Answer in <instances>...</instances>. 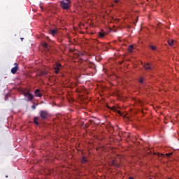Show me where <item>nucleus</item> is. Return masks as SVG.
<instances>
[{
	"label": "nucleus",
	"mask_w": 179,
	"mask_h": 179,
	"mask_svg": "<svg viewBox=\"0 0 179 179\" xmlns=\"http://www.w3.org/2000/svg\"><path fill=\"white\" fill-rule=\"evenodd\" d=\"M81 161L83 164L87 163V158H86L85 157H83Z\"/></svg>",
	"instance_id": "15"
},
{
	"label": "nucleus",
	"mask_w": 179,
	"mask_h": 179,
	"mask_svg": "<svg viewBox=\"0 0 179 179\" xmlns=\"http://www.w3.org/2000/svg\"><path fill=\"white\" fill-rule=\"evenodd\" d=\"M168 179H172L171 178H169Z\"/></svg>",
	"instance_id": "28"
},
{
	"label": "nucleus",
	"mask_w": 179,
	"mask_h": 179,
	"mask_svg": "<svg viewBox=\"0 0 179 179\" xmlns=\"http://www.w3.org/2000/svg\"><path fill=\"white\" fill-rule=\"evenodd\" d=\"M15 66L11 69V73H13V75H15V73L17 72V69H19V67L17 66V64L15 63Z\"/></svg>",
	"instance_id": "6"
},
{
	"label": "nucleus",
	"mask_w": 179,
	"mask_h": 179,
	"mask_svg": "<svg viewBox=\"0 0 179 179\" xmlns=\"http://www.w3.org/2000/svg\"><path fill=\"white\" fill-rule=\"evenodd\" d=\"M111 165L113 166L114 167H120V164H118L115 160L111 161Z\"/></svg>",
	"instance_id": "10"
},
{
	"label": "nucleus",
	"mask_w": 179,
	"mask_h": 179,
	"mask_svg": "<svg viewBox=\"0 0 179 179\" xmlns=\"http://www.w3.org/2000/svg\"><path fill=\"white\" fill-rule=\"evenodd\" d=\"M128 50L129 52H132V51L134 50V45H129L128 48Z\"/></svg>",
	"instance_id": "16"
},
{
	"label": "nucleus",
	"mask_w": 179,
	"mask_h": 179,
	"mask_svg": "<svg viewBox=\"0 0 179 179\" xmlns=\"http://www.w3.org/2000/svg\"><path fill=\"white\" fill-rule=\"evenodd\" d=\"M115 3H118L120 2V0H113Z\"/></svg>",
	"instance_id": "23"
},
{
	"label": "nucleus",
	"mask_w": 179,
	"mask_h": 179,
	"mask_svg": "<svg viewBox=\"0 0 179 179\" xmlns=\"http://www.w3.org/2000/svg\"><path fill=\"white\" fill-rule=\"evenodd\" d=\"M38 117H34V123L36 124V125H39L40 124L38 123Z\"/></svg>",
	"instance_id": "12"
},
{
	"label": "nucleus",
	"mask_w": 179,
	"mask_h": 179,
	"mask_svg": "<svg viewBox=\"0 0 179 179\" xmlns=\"http://www.w3.org/2000/svg\"><path fill=\"white\" fill-rule=\"evenodd\" d=\"M24 96L27 101H32L33 99H34L33 94L30 93L29 92H24Z\"/></svg>",
	"instance_id": "2"
},
{
	"label": "nucleus",
	"mask_w": 179,
	"mask_h": 179,
	"mask_svg": "<svg viewBox=\"0 0 179 179\" xmlns=\"http://www.w3.org/2000/svg\"><path fill=\"white\" fill-rule=\"evenodd\" d=\"M57 33H58V29H51L50 31V34H52L53 37H55V36H57Z\"/></svg>",
	"instance_id": "8"
},
{
	"label": "nucleus",
	"mask_w": 179,
	"mask_h": 179,
	"mask_svg": "<svg viewBox=\"0 0 179 179\" xmlns=\"http://www.w3.org/2000/svg\"><path fill=\"white\" fill-rule=\"evenodd\" d=\"M24 40V38H21V41H23Z\"/></svg>",
	"instance_id": "26"
},
{
	"label": "nucleus",
	"mask_w": 179,
	"mask_h": 179,
	"mask_svg": "<svg viewBox=\"0 0 179 179\" xmlns=\"http://www.w3.org/2000/svg\"><path fill=\"white\" fill-rule=\"evenodd\" d=\"M143 80H145V78H143V77H141V78L139 79V82H140L141 84H143Z\"/></svg>",
	"instance_id": "19"
},
{
	"label": "nucleus",
	"mask_w": 179,
	"mask_h": 179,
	"mask_svg": "<svg viewBox=\"0 0 179 179\" xmlns=\"http://www.w3.org/2000/svg\"><path fill=\"white\" fill-rule=\"evenodd\" d=\"M80 55H83V54H82V53L79 54V55H78V57H79Z\"/></svg>",
	"instance_id": "27"
},
{
	"label": "nucleus",
	"mask_w": 179,
	"mask_h": 179,
	"mask_svg": "<svg viewBox=\"0 0 179 179\" xmlns=\"http://www.w3.org/2000/svg\"><path fill=\"white\" fill-rule=\"evenodd\" d=\"M150 179H152V178H150Z\"/></svg>",
	"instance_id": "29"
},
{
	"label": "nucleus",
	"mask_w": 179,
	"mask_h": 179,
	"mask_svg": "<svg viewBox=\"0 0 179 179\" xmlns=\"http://www.w3.org/2000/svg\"><path fill=\"white\" fill-rule=\"evenodd\" d=\"M106 36H107V33L106 32H99V37L100 38H103V37H106Z\"/></svg>",
	"instance_id": "11"
},
{
	"label": "nucleus",
	"mask_w": 179,
	"mask_h": 179,
	"mask_svg": "<svg viewBox=\"0 0 179 179\" xmlns=\"http://www.w3.org/2000/svg\"><path fill=\"white\" fill-rule=\"evenodd\" d=\"M115 111L116 113H117V114H121V111H120V110H117V109H115Z\"/></svg>",
	"instance_id": "22"
},
{
	"label": "nucleus",
	"mask_w": 179,
	"mask_h": 179,
	"mask_svg": "<svg viewBox=\"0 0 179 179\" xmlns=\"http://www.w3.org/2000/svg\"><path fill=\"white\" fill-rule=\"evenodd\" d=\"M143 68H145L146 71H152V66L150 65V63H146L144 64Z\"/></svg>",
	"instance_id": "5"
},
{
	"label": "nucleus",
	"mask_w": 179,
	"mask_h": 179,
	"mask_svg": "<svg viewBox=\"0 0 179 179\" xmlns=\"http://www.w3.org/2000/svg\"><path fill=\"white\" fill-rule=\"evenodd\" d=\"M172 155H173V153H167V154H166V156H167V157H170Z\"/></svg>",
	"instance_id": "20"
},
{
	"label": "nucleus",
	"mask_w": 179,
	"mask_h": 179,
	"mask_svg": "<svg viewBox=\"0 0 179 179\" xmlns=\"http://www.w3.org/2000/svg\"><path fill=\"white\" fill-rule=\"evenodd\" d=\"M89 68H94V64L92 63H90L88 64V67H83L82 69H83V71L86 72L87 71V69H89Z\"/></svg>",
	"instance_id": "7"
},
{
	"label": "nucleus",
	"mask_w": 179,
	"mask_h": 179,
	"mask_svg": "<svg viewBox=\"0 0 179 179\" xmlns=\"http://www.w3.org/2000/svg\"><path fill=\"white\" fill-rule=\"evenodd\" d=\"M168 43L171 47L174 45V40L168 41Z\"/></svg>",
	"instance_id": "13"
},
{
	"label": "nucleus",
	"mask_w": 179,
	"mask_h": 179,
	"mask_svg": "<svg viewBox=\"0 0 179 179\" xmlns=\"http://www.w3.org/2000/svg\"><path fill=\"white\" fill-rule=\"evenodd\" d=\"M43 47L45 48V50H47V48H48V43H43Z\"/></svg>",
	"instance_id": "17"
},
{
	"label": "nucleus",
	"mask_w": 179,
	"mask_h": 179,
	"mask_svg": "<svg viewBox=\"0 0 179 179\" xmlns=\"http://www.w3.org/2000/svg\"><path fill=\"white\" fill-rule=\"evenodd\" d=\"M60 6L64 10H66L71 8V0H62L60 1Z\"/></svg>",
	"instance_id": "1"
},
{
	"label": "nucleus",
	"mask_w": 179,
	"mask_h": 179,
	"mask_svg": "<svg viewBox=\"0 0 179 179\" xmlns=\"http://www.w3.org/2000/svg\"><path fill=\"white\" fill-rule=\"evenodd\" d=\"M62 66V65H61V64L57 63L56 65L54 67L55 73H59V70L61 69Z\"/></svg>",
	"instance_id": "4"
},
{
	"label": "nucleus",
	"mask_w": 179,
	"mask_h": 179,
	"mask_svg": "<svg viewBox=\"0 0 179 179\" xmlns=\"http://www.w3.org/2000/svg\"><path fill=\"white\" fill-rule=\"evenodd\" d=\"M129 179H134V177L130 176V177L129 178Z\"/></svg>",
	"instance_id": "25"
},
{
	"label": "nucleus",
	"mask_w": 179,
	"mask_h": 179,
	"mask_svg": "<svg viewBox=\"0 0 179 179\" xmlns=\"http://www.w3.org/2000/svg\"><path fill=\"white\" fill-rule=\"evenodd\" d=\"M31 108L33 109V110H36V105H32L31 106Z\"/></svg>",
	"instance_id": "21"
},
{
	"label": "nucleus",
	"mask_w": 179,
	"mask_h": 179,
	"mask_svg": "<svg viewBox=\"0 0 179 179\" xmlns=\"http://www.w3.org/2000/svg\"><path fill=\"white\" fill-rule=\"evenodd\" d=\"M47 75V71H41L39 73V76H45Z\"/></svg>",
	"instance_id": "14"
},
{
	"label": "nucleus",
	"mask_w": 179,
	"mask_h": 179,
	"mask_svg": "<svg viewBox=\"0 0 179 179\" xmlns=\"http://www.w3.org/2000/svg\"><path fill=\"white\" fill-rule=\"evenodd\" d=\"M150 48H151V50H152V51H156V50H157V48H156V46H153V45H150Z\"/></svg>",
	"instance_id": "18"
},
{
	"label": "nucleus",
	"mask_w": 179,
	"mask_h": 179,
	"mask_svg": "<svg viewBox=\"0 0 179 179\" xmlns=\"http://www.w3.org/2000/svg\"><path fill=\"white\" fill-rule=\"evenodd\" d=\"M39 115L42 120H47L48 118V112L47 110H41Z\"/></svg>",
	"instance_id": "3"
},
{
	"label": "nucleus",
	"mask_w": 179,
	"mask_h": 179,
	"mask_svg": "<svg viewBox=\"0 0 179 179\" xmlns=\"http://www.w3.org/2000/svg\"><path fill=\"white\" fill-rule=\"evenodd\" d=\"M34 93H35V96H36V97H42V96H43V94H41L40 93V90H39V89H36V90H35Z\"/></svg>",
	"instance_id": "9"
},
{
	"label": "nucleus",
	"mask_w": 179,
	"mask_h": 179,
	"mask_svg": "<svg viewBox=\"0 0 179 179\" xmlns=\"http://www.w3.org/2000/svg\"><path fill=\"white\" fill-rule=\"evenodd\" d=\"M41 10H44V7H43V6H41Z\"/></svg>",
	"instance_id": "24"
}]
</instances>
